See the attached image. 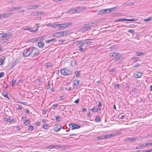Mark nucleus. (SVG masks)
<instances>
[{
  "label": "nucleus",
  "mask_w": 152,
  "mask_h": 152,
  "mask_svg": "<svg viewBox=\"0 0 152 152\" xmlns=\"http://www.w3.org/2000/svg\"><path fill=\"white\" fill-rule=\"evenodd\" d=\"M30 53V56L34 57L39 54V50L35 48L31 47L29 48Z\"/></svg>",
  "instance_id": "f257e3e1"
},
{
  "label": "nucleus",
  "mask_w": 152,
  "mask_h": 152,
  "mask_svg": "<svg viewBox=\"0 0 152 152\" xmlns=\"http://www.w3.org/2000/svg\"><path fill=\"white\" fill-rule=\"evenodd\" d=\"M61 73L65 76L69 75L72 74L71 71L68 69L63 68L60 71Z\"/></svg>",
  "instance_id": "f03ea898"
},
{
  "label": "nucleus",
  "mask_w": 152,
  "mask_h": 152,
  "mask_svg": "<svg viewBox=\"0 0 152 152\" xmlns=\"http://www.w3.org/2000/svg\"><path fill=\"white\" fill-rule=\"evenodd\" d=\"M91 27L88 24H85L83 28V30L84 31H86L90 30Z\"/></svg>",
  "instance_id": "7ed1b4c3"
},
{
  "label": "nucleus",
  "mask_w": 152,
  "mask_h": 152,
  "mask_svg": "<svg viewBox=\"0 0 152 152\" xmlns=\"http://www.w3.org/2000/svg\"><path fill=\"white\" fill-rule=\"evenodd\" d=\"M23 55L24 57L30 56V53L29 50V48L25 50L23 52Z\"/></svg>",
  "instance_id": "20e7f679"
},
{
  "label": "nucleus",
  "mask_w": 152,
  "mask_h": 152,
  "mask_svg": "<svg viewBox=\"0 0 152 152\" xmlns=\"http://www.w3.org/2000/svg\"><path fill=\"white\" fill-rule=\"evenodd\" d=\"M57 28L59 29H63L66 28L65 23L61 24H57Z\"/></svg>",
  "instance_id": "39448f33"
},
{
  "label": "nucleus",
  "mask_w": 152,
  "mask_h": 152,
  "mask_svg": "<svg viewBox=\"0 0 152 152\" xmlns=\"http://www.w3.org/2000/svg\"><path fill=\"white\" fill-rule=\"evenodd\" d=\"M69 31H64L62 32H57L55 33V34H60L59 36L60 37H63L65 35H66L67 34Z\"/></svg>",
  "instance_id": "423d86ee"
},
{
  "label": "nucleus",
  "mask_w": 152,
  "mask_h": 152,
  "mask_svg": "<svg viewBox=\"0 0 152 152\" xmlns=\"http://www.w3.org/2000/svg\"><path fill=\"white\" fill-rule=\"evenodd\" d=\"M61 126L60 125H57L54 126V129L56 132L58 131L61 128Z\"/></svg>",
  "instance_id": "0eeeda50"
},
{
  "label": "nucleus",
  "mask_w": 152,
  "mask_h": 152,
  "mask_svg": "<svg viewBox=\"0 0 152 152\" xmlns=\"http://www.w3.org/2000/svg\"><path fill=\"white\" fill-rule=\"evenodd\" d=\"M19 60L18 59H17L14 61L12 65H11V69L13 68L19 62Z\"/></svg>",
  "instance_id": "6e6552de"
},
{
  "label": "nucleus",
  "mask_w": 152,
  "mask_h": 152,
  "mask_svg": "<svg viewBox=\"0 0 152 152\" xmlns=\"http://www.w3.org/2000/svg\"><path fill=\"white\" fill-rule=\"evenodd\" d=\"M70 124L72 125L71 127L72 130H73L75 129H79L81 127L80 126L77 124Z\"/></svg>",
  "instance_id": "1a4fd4ad"
},
{
  "label": "nucleus",
  "mask_w": 152,
  "mask_h": 152,
  "mask_svg": "<svg viewBox=\"0 0 152 152\" xmlns=\"http://www.w3.org/2000/svg\"><path fill=\"white\" fill-rule=\"evenodd\" d=\"M22 7H12L8 9L7 11L9 12H12L15 11L16 10L20 9Z\"/></svg>",
  "instance_id": "9d476101"
},
{
  "label": "nucleus",
  "mask_w": 152,
  "mask_h": 152,
  "mask_svg": "<svg viewBox=\"0 0 152 152\" xmlns=\"http://www.w3.org/2000/svg\"><path fill=\"white\" fill-rule=\"evenodd\" d=\"M135 139L134 138H127L124 139V141L125 142H128L131 141H134L135 140Z\"/></svg>",
  "instance_id": "9b49d317"
},
{
  "label": "nucleus",
  "mask_w": 152,
  "mask_h": 152,
  "mask_svg": "<svg viewBox=\"0 0 152 152\" xmlns=\"http://www.w3.org/2000/svg\"><path fill=\"white\" fill-rule=\"evenodd\" d=\"M134 75L135 77L139 78L141 77L142 74L140 72H136L134 73Z\"/></svg>",
  "instance_id": "f8f14e48"
},
{
  "label": "nucleus",
  "mask_w": 152,
  "mask_h": 152,
  "mask_svg": "<svg viewBox=\"0 0 152 152\" xmlns=\"http://www.w3.org/2000/svg\"><path fill=\"white\" fill-rule=\"evenodd\" d=\"M119 53H109V56L111 57H116L118 56Z\"/></svg>",
  "instance_id": "ddd939ff"
},
{
  "label": "nucleus",
  "mask_w": 152,
  "mask_h": 152,
  "mask_svg": "<svg viewBox=\"0 0 152 152\" xmlns=\"http://www.w3.org/2000/svg\"><path fill=\"white\" fill-rule=\"evenodd\" d=\"M23 28V29L24 30H28L30 32H34L37 31V30H32L30 28H28V27H26L25 28Z\"/></svg>",
  "instance_id": "4468645a"
},
{
  "label": "nucleus",
  "mask_w": 152,
  "mask_h": 152,
  "mask_svg": "<svg viewBox=\"0 0 152 152\" xmlns=\"http://www.w3.org/2000/svg\"><path fill=\"white\" fill-rule=\"evenodd\" d=\"M56 25L57 24H55L54 23H49L46 25V26H47L53 27L54 28H57V26Z\"/></svg>",
  "instance_id": "2eb2a0df"
},
{
  "label": "nucleus",
  "mask_w": 152,
  "mask_h": 152,
  "mask_svg": "<svg viewBox=\"0 0 152 152\" xmlns=\"http://www.w3.org/2000/svg\"><path fill=\"white\" fill-rule=\"evenodd\" d=\"M134 3L132 2H129L128 1L126 2L125 3L123 4V5L124 6H132L134 4Z\"/></svg>",
  "instance_id": "dca6fc26"
},
{
  "label": "nucleus",
  "mask_w": 152,
  "mask_h": 152,
  "mask_svg": "<svg viewBox=\"0 0 152 152\" xmlns=\"http://www.w3.org/2000/svg\"><path fill=\"white\" fill-rule=\"evenodd\" d=\"M115 133H113L105 135V138H109L112 137L113 136H115Z\"/></svg>",
  "instance_id": "f3484780"
},
{
  "label": "nucleus",
  "mask_w": 152,
  "mask_h": 152,
  "mask_svg": "<svg viewBox=\"0 0 152 152\" xmlns=\"http://www.w3.org/2000/svg\"><path fill=\"white\" fill-rule=\"evenodd\" d=\"M2 95L6 98H7L9 100H10V99L7 95V92H5V91H4L2 93Z\"/></svg>",
  "instance_id": "a211bd4d"
},
{
  "label": "nucleus",
  "mask_w": 152,
  "mask_h": 152,
  "mask_svg": "<svg viewBox=\"0 0 152 152\" xmlns=\"http://www.w3.org/2000/svg\"><path fill=\"white\" fill-rule=\"evenodd\" d=\"M145 147V143H144L142 145L138 146L136 148V149H140L144 148Z\"/></svg>",
  "instance_id": "6ab92c4d"
},
{
  "label": "nucleus",
  "mask_w": 152,
  "mask_h": 152,
  "mask_svg": "<svg viewBox=\"0 0 152 152\" xmlns=\"http://www.w3.org/2000/svg\"><path fill=\"white\" fill-rule=\"evenodd\" d=\"M44 45V43L43 41H40L38 43V46L39 47H42Z\"/></svg>",
  "instance_id": "aec40b11"
},
{
  "label": "nucleus",
  "mask_w": 152,
  "mask_h": 152,
  "mask_svg": "<svg viewBox=\"0 0 152 152\" xmlns=\"http://www.w3.org/2000/svg\"><path fill=\"white\" fill-rule=\"evenodd\" d=\"M73 84L74 85L76 86V87L77 86L79 85V80H77L74 81L73 82Z\"/></svg>",
  "instance_id": "412c9836"
},
{
  "label": "nucleus",
  "mask_w": 152,
  "mask_h": 152,
  "mask_svg": "<svg viewBox=\"0 0 152 152\" xmlns=\"http://www.w3.org/2000/svg\"><path fill=\"white\" fill-rule=\"evenodd\" d=\"M12 14V13H11V12H10V13H5V14H4V15H3V18H4V17H8L9 16H10Z\"/></svg>",
  "instance_id": "4be33fe9"
},
{
  "label": "nucleus",
  "mask_w": 152,
  "mask_h": 152,
  "mask_svg": "<svg viewBox=\"0 0 152 152\" xmlns=\"http://www.w3.org/2000/svg\"><path fill=\"white\" fill-rule=\"evenodd\" d=\"M84 45L83 42H80L77 44V45L79 48L81 47V46Z\"/></svg>",
  "instance_id": "5701e85b"
},
{
  "label": "nucleus",
  "mask_w": 152,
  "mask_h": 152,
  "mask_svg": "<svg viewBox=\"0 0 152 152\" xmlns=\"http://www.w3.org/2000/svg\"><path fill=\"white\" fill-rule=\"evenodd\" d=\"M125 20V19H123V18H120L118 19H116L115 20V22H122L123 21H124Z\"/></svg>",
  "instance_id": "b1692460"
},
{
  "label": "nucleus",
  "mask_w": 152,
  "mask_h": 152,
  "mask_svg": "<svg viewBox=\"0 0 152 152\" xmlns=\"http://www.w3.org/2000/svg\"><path fill=\"white\" fill-rule=\"evenodd\" d=\"M5 58V57H2L0 60V65L2 64Z\"/></svg>",
  "instance_id": "393cba45"
},
{
  "label": "nucleus",
  "mask_w": 152,
  "mask_h": 152,
  "mask_svg": "<svg viewBox=\"0 0 152 152\" xmlns=\"http://www.w3.org/2000/svg\"><path fill=\"white\" fill-rule=\"evenodd\" d=\"M117 8L116 7H113V8H109V11H108V12H110L113 11L114 10L116 9Z\"/></svg>",
  "instance_id": "a878e982"
},
{
  "label": "nucleus",
  "mask_w": 152,
  "mask_h": 152,
  "mask_svg": "<svg viewBox=\"0 0 152 152\" xmlns=\"http://www.w3.org/2000/svg\"><path fill=\"white\" fill-rule=\"evenodd\" d=\"M71 64L72 66H75L77 65V62L75 61H72L71 63Z\"/></svg>",
  "instance_id": "bb28decb"
},
{
  "label": "nucleus",
  "mask_w": 152,
  "mask_h": 152,
  "mask_svg": "<svg viewBox=\"0 0 152 152\" xmlns=\"http://www.w3.org/2000/svg\"><path fill=\"white\" fill-rule=\"evenodd\" d=\"M39 6L38 5H33L32 6H30L31 7L30 8V9H35L39 7Z\"/></svg>",
  "instance_id": "cd10ccee"
},
{
  "label": "nucleus",
  "mask_w": 152,
  "mask_h": 152,
  "mask_svg": "<svg viewBox=\"0 0 152 152\" xmlns=\"http://www.w3.org/2000/svg\"><path fill=\"white\" fill-rule=\"evenodd\" d=\"M103 10H104L103 9H101V10H99L98 11V14H100V15L104 14V11H103Z\"/></svg>",
  "instance_id": "c85d7f7f"
},
{
  "label": "nucleus",
  "mask_w": 152,
  "mask_h": 152,
  "mask_svg": "<svg viewBox=\"0 0 152 152\" xmlns=\"http://www.w3.org/2000/svg\"><path fill=\"white\" fill-rule=\"evenodd\" d=\"M144 54L143 53L138 52L136 53V55L137 56H141L143 55Z\"/></svg>",
  "instance_id": "c756f323"
},
{
  "label": "nucleus",
  "mask_w": 152,
  "mask_h": 152,
  "mask_svg": "<svg viewBox=\"0 0 152 152\" xmlns=\"http://www.w3.org/2000/svg\"><path fill=\"white\" fill-rule=\"evenodd\" d=\"M65 23L66 28L70 26H71L72 24V23Z\"/></svg>",
  "instance_id": "7c9ffc66"
},
{
  "label": "nucleus",
  "mask_w": 152,
  "mask_h": 152,
  "mask_svg": "<svg viewBox=\"0 0 152 152\" xmlns=\"http://www.w3.org/2000/svg\"><path fill=\"white\" fill-rule=\"evenodd\" d=\"M75 74L76 75V76L77 77H79L80 75V71L75 72Z\"/></svg>",
  "instance_id": "2f4dec72"
},
{
  "label": "nucleus",
  "mask_w": 152,
  "mask_h": 152,
  "mask_svg": "<svg viewBox=\"0 0 152 152\" xmlns=\"http://www.w3.org/2000/svg\"><path fill=\"white\" fill-rule=\"evenodd\" d=\"M4 121H7L10 122H11V120H10V118L8 119L4 117Z\"/></svg>",
  "instance_id": "473e14b6"
},
{
  "label": "nucleus",
  "mask_w": 152,
  "mask_h": 152,
  "mask_svg": "<svg viewBox=\"0 0 152 152\" xmlns=\"http://www.w3.org/2000/svg\"><path fill=\"white\" fill-rule=\"evenodd\" d=\"M56 120L58 122L59 121L61 120V118L59 116H56Z\"/></svg>",
  "instance_id": "72a5a7b5"
},
{
  "label": "nucleus",
  "mask_w": 152,
  "mask_h": 152,
  "mask_svg": "<svg viewBox=\"0 0 152 152\" xmlns=\"http://www.w3.org/2000/svg\"><path fill=\"white\" fill-rule=\"evenodd\" d=\"M145 143V146H151V145H152V142H151V143L147 142V143Z\"/></svg>",
  "instance_id": "f704fd0d"
},
{
  "label": "nucleus",
  "mask_w": 152,
  "mask_h": 152,
  "mask_svg": "<svg viewBox=\"0 0 152 152\" xmlns=\"http://www.w3.org/2000/svg\"><path fill=\"white\" fill-rule=\"evenodd\" d=\"M2 37L3 38H7V35L6 34H5L3 33H1Z\"/></svg>",
  "instance_id": "c9c22d12"
},
{
  "label": "nucleus",
  "mask_w": 152,
  "mask_h": 152,
  "mask_svg": "<svg viewBox=\"0 0 152 152\" xmlns=\"http://www.w3.org/2000/svg\"><path fill=\"white\" fill-rule=\"evenodd\" d=\"M104 10H103L104 12V13H108V12H108L109 11V9H103Z\"/></svg>",
  "instance_id": "e433bc0d"
},
{
  "label": "nucleus",
  "mask_w": 152,
  "mask_h": 152,
  "mask_svg": "<svg viewBox=\"0 0 152 152\" xmlns=\"http://www.w3.org/2000/svg\"><path fill=\"white\" fill-rule=\"evenodd\" d=\"M151 18L150 17V18H147L145 19H144V21H145V22L150 21L151 20Z\"/></svg>",
  "instance_id": "4c0bfd02"
},
{
  "label": "nucleus",
  "mask_w": 152,
  "mask_h": 152,
  "mask_svg": "<svg viewBox=\"0 0 152 152\" xmlns=\"http://www.w3.org/2000/svg\"><path fill=\"white\" fill-rule=\"evenodd\" d=\"M132 66H133L134 67H136L139 66L140 65L138 63H136V64H133L132 65Z\"/></svg>",
  "instance_id": "58836bf2"
},
{
  "label": "nucleus",
  "mask_w": 152,
  "mask_h": 152,
  "mask_svg": "<svg viewBox=\"0 0 152 152\" xmlns=\"http://www.w3.org/2000/svg\"><path fill=\"white\" fill-rule=\"evenodd\" d=\"M30 121L29 120H26L24 123V125H26L27 124H29L30 123Z\"/></svg>",
  "instance_id": "ea45409f"
},
{
  "label": "nucleus",
  "mask_w": 152,
  "mask_h": 152,
  "mask_svg": "<svg viewBox=\"0 0 152 152\" xmlns=\"http://www.w3.org/2000/svg\"><path fill=\"white\" fill-rule=\"evenodd\" d=\"M132 59L133 61H137L138 60V57H133L132 58Z\"/></svg>",
  "instance_id": "a19ab883"
},
{
  "label": "nucleus",
  "mask_w": 152,
  "mask_h": 152,
  "mask_svg": "<svg viewBox=\"0 0 152 152\" xmlns=\"http://www.w3.org/2000/svg\"><path fill=\"white\" fill-rule=\"evenodd\" d=\"M4 83H5V82H4ZM9 85L7 84H5L3 86V88H6L8 87Z\"/></svg>",
  "instance_id": "79ce46f5"
},
{
  "label": "nucleus",
  "mask_w": 152,
  "mask_h": 152,
  "mask_svg": "<svg viewBox=\"0 0 152 152\" xmlns=\"http://www.w3.org/2000/svg\"><path fill=\"white\" fill-rule=\"evenodd\" d=\"M55 147H57V146L56 145H50V149H51L53 148H55Z\"/></svg>",
  "instance_id": "37998d69"
},
{
  "label": "nucleus",
  "mask_w": 152,
  "mask_h": 152,
  "mask_svg": "<svg viewBox=\"0 0 152 152\" xmlns=\"http://www.w3.org/2000/svg\"><path fill=\"white\" fill-rule=\"evenodd\" d=\"M128 31L131 34H133L134 33V31L133 29L129 30Z\"/></svg>",
  "instance_id": "c03bdc74"
},
{
  "label": "nucleus",
  "mask_w": 152,
  "mask_h": 152,
  "mask_svg": "<svg viewBox=\"0 0 152 152\" xmlns=\"http://www.w3.org/2000/svg\"><path fill=\"white\" fill-rule=\"evenodd\" d=\"M4 72H1L0 73V78L3 77L4 75Z\"/></svg>",
  "instance_id": "a18cd8bd"
},
{
  "label": "nucleus",
  "mask_w": 152,
  "mask_h": 152,
  "mask_svg": "<svg viewBox=\"0 0 152 152\" xmlns=\"http://www.w3.org/2000/svg\"><path fill=\"white\" fill-rule=\"evenodd\" d=\"M33 127L32 126H30L28 127V129L29 130L31 131L33 129Z\"/></svg>",
  "instance_id": "49530a36"
},
{
  "label": "nucleus",
  "mask_w": 152,
  "mask_h": 152,
  "mask_svg": "<svg viewBox=\"0 0 152 152\" xmlns=\"http://www.w3.org/2000/svg\"><path fill=\"white\" fill-rule=\"evenodd\" d=\"M88 40L89 44L93 42V40L92 39H88Z\"/></svg>",
  "instance_id": "de8ad7c7"
},
{
  "label": "nucleus",
  "mask_w": 152,
  "mask_h": 152,
  "mask_svg": "<svg viewBox=\"0 0 152 152\" xmlns=\"http://www.w3.org/2000/svg\"><path fill=\"white\" fill-rule=\"evenodd\" d=\"M16 82V80L14 81V80L13 79V80H12V86L13 87V86H15L14 84H15Z\"/></svg>",
  "instance_id": "09e8293b"
},
{
  "label": "nucleus",
  "mask_w": 152,
  "mask_h": 152,
  "mask_svg": "<svg viewBox=\"0 0 152 152\" xmlns=\"http://www.w3.org/2000/svg\"><path fill=\"white\" fill-rule=\"evenodd\" d=\"M58 104L56 103L53 104L52 105V107L53 108H55V107H56L57 106Z\"/></svg>",
  "instance_id": "8fccbe9b"
},
{
  "label": "nucleus",
  "mask_w": 152,
  "mask_h": 152,
  "mask_svg": "<svg viewBox=\"0 0 152 152\" xmlns=\"http://www.w3.org/2000/svg\"><path fill=\"white\" fill-rule=\"evenodd\" d=\"M53 40H52V39H50V40H47L45 42L46 43H50V42H53Z\"/></svg>",
  "instance_id": "3c124183"
},
{
  "label": "nucleus",
  "mask_w": 152,
  "mask_h": 152,
  "mask_svg": "<svg viewBox=\"0 0 152 152\" xmlns=\"http://www.w3.org/2000/svg\"><path fill=\"white\" fill-rule=\"evenodd\" d=\"M99 118L97 116H96L95 118V120L97 122H99Z\"/></svg>",
  "instance_id": "603ef678"
},
{
  "label": "nucleus",
  "mask_w": 152,
  "mask_h": 152,
  "mask_svg": "<svg viewBox=\"0 0 152 152\" xmlns=\"http://www.w3.org/2000/svg\"><path fill=\"white\" fill-rule=\"evenodd\" d=\"M79 99L78 98V99H77V100H75L74 101V103H76V104H77L79 103Z\"/></svg>",
  "instance_id": "864d4df0"
},
{
  "label": "nucleus",
  "mask_w": 152,
  "mask_h": 152,
  "mask_svg": "<svg viewBox=\"0 0 152 152\" xmlns=\"http://www.w3.org/2000/svg\"><path fill=\"white\" fill-rule=\"evenodd\" d=\"M72 9H74V10H72V12H77V10L76 9V8Z\"/></svg>",
  "instance_id": "5fc2aeb1"
},
{
  "label": "nucleus",
  "mask_w": 152,
  "mask_h": 152,
  "mask_svg": "<svg viewBox=\"0 0 152 152\" xmlns=\"http://www.w3.org/2000/svg\"><path fill=\"white\" fill-rule=\"evenodd\" d=\"M83 42L84 43V45L85 44H86V45L89 44L88 39L85 41Z\"/></svg>",
  "instance_id": "6e6d98bb"
},
{
  "label": "nucleus",
  "mask_w": 152,
  "mask_h": 152,
  "mask_svg": "<svg viewBox=\"0 0 152 152\" xmlns=\"http://www.w3.org/2000/svg\"><path fill=\"white\" fill-rule=\"evenodd\" d=\"M121 58H120V57H118V58H116L115 59V61H118V60H120Z\"/></svg>",
  "instance_id": "4d7b16f0"
},
{
  "label": "nucleus",
  "mask_w": 152,
  "mask_h": 152,
  "mask_svg": "<svg viewBox=\"0 0 152 152\" xmlns=\"http://www.w3.org/2000/svg\"><path fill=\"white\" fill-rule=\"evenodd\" d=\"M48 127V126L46 124H44L43 126V128L44 129H47V127Z\"/></svg>",
  "instance_id": "13d9d810"
},
{
  "label": "nucleus",
  "mask_w": 152,
  "mask_h": 152,
  "mask_svg": "<svg viewBox=\"0 0 152 152\" xmlns=\"http://www.w3.org/2000/svg\"><path fill=\"white\" fill-rule=\"evenodd\" d=\"M50 87V83H48V85L47 87V89H49Z\"/></svg>",
  "instance_id": "bf43d9fd"
},
{
  "label": "nucleus",
  "mask_w": 152,
  "mask_h": 152,
  "mask_svg": "<svg viewBox=\"0 0 152 152\" xmlns=\"http://www.w3.org/2000/svg\"><path fill=\"white\" fill-rule=\"evenodd\" d=\"M101 139H104L105 138V135L100 136Z\"/></svg>",
  "instance_id": "052dcab7"
},
{
  "label": "nucleus",
  "mask_w": 152,
  "mask_h": 152,
  "mask_svg": "<svg viewBox=\"0 0 152 152\" xmlns=\"http://www.w3.org/2000/svg\"><path fill=\"white\" fill-rule=\"evenodd\" d=\"M19 102L22 104H24L25 105H27V102Z\"/></svg>",
  "instance_id": "680f3d73"
},
{
  "label": "nucleus",
  "mask_w": 152,
  "mask_h": 152,
  "mask_svg": "<svg viewBox=\"0 0 152 152\" xmlns=\"http://www.w3.org/2000/svg\"><path fill=\"white\" fill-rule=\"evenodd\" d=\"M98 106L100 107H101L102 106V104L100 102H99L98 103Z\"/></svg>",
  "instance_id": "e2e57ef3"
},
{
  "label": "nucleus",
  "mask_w": 152,
  "mask_h": 152,
  "mask_svg": "<svg viewBox=\"0 0 152 152\" xmlns=\"http://www.w3.org/2000/svg\"><path fill=\"white\" fill-rule=\"evenodd\" d=\"M115 71V69H111L109 70V72H112Z\"/></svg>",
  "instance_id": "0e129e2a"
},
{
  "label": "nucleus",
  "mask_w": 152,
  "mask_h": 152,
  "mask_svg": "<svg viewBox=\"0 0 152 152\" xmlns=\"http://www.w3.org/2000/svg\"><path fill=\"white\" fill-rule=\"evenodd\" d=\"M83 50V48H80L79 49V51H80V52H82Z\"/></svg>",
  "instance_id": "69168bd1"
},
{
  "label": "nucleus",
  "mask_w": 152,
  "mask_h": 152,
  "mask_svg": "<svg viewBox=\"0 0 152 152\" xmlns=\"http://www.w3.org/2000/svg\"><path fill=\"white\" fill-rule=\"evenodd\" d=\"M46 67H50V64H49V63H47L46 64Z\"/></svg>",
  "instance_id": "338daca9"
},
{
  "label": "nucleus",
  "mask_w": 152,
  "mask_h": 152,
  "mask_svg": "<svg viewBox=\"0 0 152 152\" xmlns=\"http://www.w3.org/2000/svg\"><path fill=\"white\" fill-rule=\"evenodd\" d=\"M152 151V150L151 149H149L147 151H144V152H151V151Z\"/></svg>",
  "instance_id": "774afa93"
}]
</instances>
